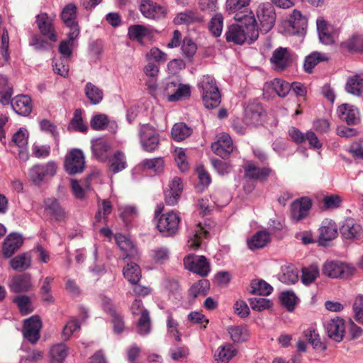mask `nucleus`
<instances>
[{
  "label": "nucleus",
  "instance_id": "c03bdc74",
  "mask_svg": "<svg viewBox=\"0 0 363 363\" xmlns=\"http://www.w3.org/2000/svg\"><path fill=\"white\" fill-rule=\"evenodd\" d=\"M192 130L184 123H175L172 128V136L174 140L182 141L191 135Z\"/></svg>",
  "mask_w": 363,
  "mask_h": 363
},
{
  "label": "nucleus",
  "instance_id": "de8ad7c7",
  "mask_svg": "<svg viewBox=\"0 0 363 363\" xmlns=\"http://www.w3.org/2000/svg\"><path fill=\"white\" fill-rule=\"evenodd\" d=\"M228 332L231 340L234 342H240L246 341L249 333L247 328L242 325H233L228 328Z\"/></svg>",
  "mask_w": 363,
  "mask_h": 363
},
{
  "label": "nucleus",
  "instance_id": "cd10ccee",
  "mask_svg": "<svg viewBox=\"0 0 363 363\" xmlns=\"http://www.w3.org/2000/svg\"><path fill=\"white\" fill-rule=\"evenodd\" d=\"M341 233L346 239H360L363 236V229L352 219L347 220L342 226Z\"/></svg>",
  "mask_w": 363,
  "mask_h": 363
},
{
  "label": "nucleus",
  "instance_id": "2eb2a0df",
  "mask_svg": "<svg viewBox=\"0 0 363 363\" xmlns=\"http://www.w3.org/2000/svg\"><path fill=\"white\" fill-rule=\"evenodd\" d=\"M245 177L252 180L266 181L272 172L268 167H259L252 162H247L244 166Z\"/></svg>",
  "mask_w": 363,
  "mask_h": 363
},
{
  "label": "nucleus",
  "instance_id": "69168bd1",
  "mask_svg": "<svg viewBox=\"0 0 363 363\" xmlns=\"http://www.w3.org/2000/svg\"><path fill=\"white\" fill-rule=\"evenodd\" d=\"M108 123V119L105 114H96L90 121L91 127L96 130H104Z\"/></svg>",
  "mask_w": 363,
  "mask_h": 363
},
{
  "label": "nucleus",
  "instance_id": "ea45409f",
  "mask_svg": "<svg viewBox=\"0 0 363 363\" xmlns=\"http://www.w3.org/2000/svg\"><path fill=\"white\" fill-rule=\"evenodd\" d=\"M79 33V30L74 29L73 31H69L68 34L69 38L65 40H62L59 45V51L63 56L62 58L67 60L69 57L72 53V45L73 40L77 38Z\"/></svg>",
  "mask_w": 363,
  "mask_h": 363
},
{
  "label": "nucleus",
  "instance_id": "393cba45",
  "mask_svg": "<svg viewBox=\"0 0 363 363\" xmlns=\"http://www.w3.org/2000/svg\"><path fill=\"white\" fill-rule=\"evenodd\" d=\"M326 330L329 337L336 342H340L345 331L343 320L340 318L330 320L326 325Z\"/></svg>",
  "mask_w": 363,
  "mask_h": 363
},
{
  "label": "nucleus",
  "instance_id": "864d4df0",
  "mask_svg": "<svg viewBox=\"0 0 363 363\" xmlns=\"http://www.w3.org/2000/svg\"><path fill=\"white\" fill-rule=\"evenodd\" d=\"M166 314H167V332L170 335L174 336L175 337V340L177 342L181 341L182 334L179 331V329H178L179 323H178L177 320H176L174 318L173 314H172V311H166Z\"/></svg>",
  "mask_w": 363,
  "mask_h": 363
},
{
  "label": "nucleus",
  "instance_id": "9d476101",
  "mask_svg": "<svg viewBox=\"0 0 363 363\" xmlns=\"http://www.w3.org/2000/svg\"><path fill=\"white\" fill-rule=\"evenodd\" d=\"M140 11L145 18L153 20L164 18L167 15L166 7L150 0H141Z\"/></svg>",
  "mask_w": 363,
  "mask_h": 363
},
{
  "label": "nucleus",
  "instance_id": "9b49d317",
  "mask_svg": "<svg viewBox=\"0 0 363 363\" xmlns=\"http://www.w3.org/2000/svg\"><path fill=\"white\" fill-rule=\"evenodd\" d=\"M322 271L328 277L339 278L350 274L352 268L339 261H328L323 264Z\"/></svg>",
  "mask_w": 363,
  "mask_h": 363
},
{
  "label": "nucleus",
  "instance_id": "5fc2aeb1",
  "mask_svg": "<svg viewBox=\"0 0 363 363\" xmlns=\"http://www.w3.org/2000/svg\"><path fill=\"white\" fill-rule=\"evenodd\" d=\"M223 17L220 13H216L209 23V30L215 37H219L223 30Z\"/></svg>",
  "mask_w": 363,
  "mask_h": 363
},
{
  "label": "nucleus",
  "instance_id": "79ce46f5",
  "mask_svg": "<svg viewBox=\"0 0 363 363\" xmlns=\"http://www.w3.org/2000/svg\"><path fill=\"white\" fill-rule=\"evenodd\" d=\"M123 275L125 279L132 284L138 283L141 278V270L140 267L135 263H128L123 267Z\"/></svg>",
  "mask_w": 363,
  "mask_h": 363
},
{
  "label": "nucleus",
  "instance_id": "0eeeda50",
  "mask_svg": "<svg viewBox=\"0 0 363 363\" xmlns=\"http://www.w3.org/2000/svg\"><path fill=\"white\" fill-rule=\"evenodd\" d=\"M140 140L144 150L155 151L160 145L159 134L152 126L143 125L140 128Z\"/></svg>",
  "mask_w": 363,
  "mask_h": 363
},
{
  "label": "nucleus",
  "instance_id": "39448f33",
  "mask_svg": "<svg viewBox=\"0 0 363 363\" xmlns=\"http://www.w3.org/2000/svg\"><path fill=\"white\" fill-rule=\"evenodd\" d=\"M294 59L295 55L290 49L279 47L274 50L270 62L275 70L283 71L292 65Z\"/></svg>",
  "mask_w": 363,
  "mask_h": 363
},
{
  "label": "nucleus",
  "instance_id": "c85d7f7f",
  "mask_svg": "<svg viewBox=\"0 0 363 363\" xmlns=\"http://www.w3.org/2000/svg\"><path fill=\"white\" fill-rule=\"evenodd\" d=\"M115 239L116 244L123 252V259L134 257L137 255V249L130 239L122 234H116Z\"/></svg>",
  "mask_w": 363,
  "mask_h": 363
},
{
  "label": "nucleus",
  "instance_id": "09e8293b",
  "mask_svg": "<svg viewBox=\"0 0 363 363\" xmlns=\"http://www.w3.org/2000/svg\"><path fill=\"white\" fill-rule=\"evenodd\" d=\"M10 264L12 269L14 270H26L31 265V257L28 254H21L13 257L10 261Z\"/></svg>",
  "mask_w": 363,
  "mask_h": 363
},
{
  "label": "nucleus",
  "instance_id": "c756f323",
  "mask_svg": "<svg viewBox=\"0 0 363 363\" xmlns=\"http://www.w3.org/2000/svg\"><path fill=\"white\" fill-rule=\"evenodd\" d=\"M237 352V350L232 344L225 343L218 347L214 354V359L217 363H228Z\"/></svg>",
  "mask_w": 363,
  "mask_h": 363
},
{
  "label": "nucleus",
  "instance_id": "4468645a",
  "mask_svg": "<svg viewBox=\"0 0 363 363\" xmlns=\"http://www.w3.org/2000/svg\"><path fill=\"white\" fill-rule=\"evenodd\" d=\"M312 206L311 199L302 197L294 201L291 205V216L293 220L298 222L305 218Z\"/></svg>",
  "mask_w": 363,
  "mask_h": 363
},
{
  "label": "nucleus",
  "instance_id": "f704fd0d",
  "mask_svg": "<svg viewBox=\"0 0 363 363\" xmlns=\"http://www.w3.org/2000/svg\"><path fill=\"white\" fill-rule=\"evenodd\" d=\"M44 203L45 210L48 214L52 216L57 221L65 219V212L56 199H47Z\"/></svg>",
  "mask_w": 363,
  "mask_h": 363
},
{
  "label": "nucleus",
  "instance_id": "4d7b16f0",
  "mask_svg": "<svg viewBox=\"0 0 363 363\" xmlns=\"http://www.w3.org/2000/svg\"><path fill=\"white\" fill-rule=\"evenodd\" d=\"M280 281L286 284H294L298 280L297 269L294 267H286L283 274L280 276Z\"/></svg>",
  "mask_w": 363,
  "mask_h": 363
},
{
  "label": "nucleus",
  "instance_id": "4c0bfd02",
  "mask_svg": "<svg viewBox=\"0 0 363 363\" xmlns=\"http://www.w3.org/2000/svg\"><path fill=\"white\" fill-rule=\"evenodd\" d=\"M328 56L322 52H313L309 55L306 57L303 68L308 73H311L313 69L320 62L328 61Z\"/></svg>",
  "mask_w": 363,
  "mask_h": 363
},
{
  "label": "nucleus",
  "instance_id": "bb28decb",
  "mask_svg": "<svg viewBox=\"0 0 363 363\" xmlns=\"http://www.w3.org/2000/svg\"><path fill=\"white\" fill-rule=\"evenodd\" d=\"M22 244L23 238L21 235L14 233L9 234L3 242L4 255L7 257H10L20 248Z\"/></svg>",
  "mask_w": 363,
  "mask_h": 363
},
{
  "label": "nucleus",
  "instance_id": "37998d69",
  "mask_svg": "<svg viewBox=\"0 0 363 363\" xmlns=\"http://www.w3.org/2000/svg\"><path fill=\"white\" fill-rule=\"evenodd\" d=\"M150 33L149 29L143 25H133L128 29V35L130 40L142 43L143 38Z\"/></svg>",
  "mask_w": 363,
  "mask_h": 363
},
{
  "label": "nucleus",
  "instance_id": "a19ab883",
  "mask_svg": "<svg viewBox=\"0 0 363 363\" xmlns=\"http://www.w3.org/2000/svg\"><path fill=\"white\" fill-rule=\"evenodd\" d=\"M112 210L113 206L111 202L106 199L103 200L98 206V210L94 217L95 221L106 224L108 223V216L111 213Z\"/></svg>",
  "mask_w": 363,
  "mask_h": 363
},
{
  "label": "nucleus",
  "instance_id": "7c9ffc66",
  "mask_svg": "<svg viewBox=\"0 0 363 363\" xmlns=\"http://www.w3.org/2000/svg\"><path fill=\"white\" fill-rule=\"evenodd\" d=\"M291 84L281 79H274V80L267 82L264 86V91H268L270 89L280 97H285L291 90Z\"/></svg>",
  "mask_w": 363,
  "mask_h": 363
},
{
  "label": "nucleus",
  "instance_id": "aec40b11",
  "mask_svg": "<svg viewBox=\"0 0 363 363\" xmlns=\"http://www.w3.org/2000/svg\"><path fill=\"white\" fill-rule=\"evenodd\" d=\"M337 113L340 119L348 125H356L360 121L359 110L353 105L342 104L338 107Z\"/></svg>",
  "mask_w": 363,
  "mask_h": 363
},
{
  "label": "nucleus",
  "instance_id": "20e7f679",
  "mask_svg": "<svg viewBox=\"0 0 363 363\" xmlns=\"http://www.w3.org/2000/svg\"><path fill=\"white\" fill-rule=\"evenodd\" d=\"M64 167L70 175L82 173L85 167V158L79 149H72L65 156Z\"/></svg>",
  "mask_w": 363,
  "mask_h": 363
},
{
  "label": "nucleus",
  "instance_id": "3c124183",
  "mask_svg": "<svg viewBox=\"0 0 363 363\" xmlns=\"http://www.w3.org/2000/svg\"><path fill=\"white\" fill-rule=\"evenodd\" d=\"M12 94L13 89L9 85L7 78L0 75V102L2 104H9Z\"/></svg>",
  "mask_w": 363,
  "mask_h": 363
},
{
  "label": "nucleus",
  "instance_id": "0e129e2a",
  "mask_svg": "<svg viewBox=\"0 0 363 363\" xmlns=\"http://www.w3.org/2000/svg\"><path fill=\"white\" fill-rule=\"evenodd\" d=\"M70 126L75 130L82 133H84L87 130V127L82 120L81 110L77 109L74 111V117L70 122Z\"/></svg>",
  "mask_w": 363,
  "mask_h": 363
},
{
  "label": "nucleus",
  "instance_id": "c9c22d12",
  "mask_svg": "<svg viewBox=\"0 0 363 363\" xmlns=\"http://www.w3.org/2000/svg\"><path fill=\"white\" fill-rule=\"evenodd\" d=\"M84 94L89 102L93 105L99 104L104 98L103 90L91 82H87L86 84L84 86Z\"/></svg>",
  "mask_w": 363,
  "mask_h": 363
},
{
  "label": "nucleus",
  "instance_id": "a211bd4d",
  "mask_svg": "<svg viewBox=\"0 0 363 363\" xmlns=\"http://www.w3.org/2000/svg\"><path fill=\"white\" fill-rule=\"evenodd\" d=\"M36 23L43 35L47 36L52 42L57 41V36L52 25V20L46 13L36 16Z\"/></svg>",
  "mask_w": 363,
  "mask_h": 363
},
{
  "label": "nucleus",
  "instance_id": "6e6d98bb",
  "mask_svg": "<svg viewBox=\"0 0 363 363\" xmlns=\"http://www.w3.org/2000/svg\"><path fill=\"white\" fill-rule=\"evenodd\" d=\"M191 94V89L189 85L183 84L180 83L178 80L175 91L174 92L173 96H172V99H170V101H177L181 100L182 99L189 97Z\"/></svg>",
  "mask_w": 363,
  "mask_h": 363
},
{
  "label": "nucleus",
  "instance_id": "774afa93",
  "mask_svg": "<svg viewBox=\"0 0 363 363\" xmlns=\"http://www.w3.org/2000/svg\"><path fill=\"white\" fill-rule=\"evenodd\" d=\"M250 304L254 311H262L271 306L272 302L264 298H252L250 299Z\"/></svg>",
  "mask_w": 363,
  "mask_h": 363
},
{
  "label": "nucleus",
  "instance_id": "680f3d73",
  "mask_svg": "<svg viewBox=\"0 0 363 363\" xmlns=\"http://www.w3.org/2000/svg\"><path fill=\"white\" fill-rule=\"evenodd\" d=\"M21 313L23 315H27L33 311V307L30 299L26 296H20L15 299Z\"/></svg>",
  "mask_w": 363,
  "mask_h": 363
},
{
  "label": "nucleus",
  "instance_id": "a878e982",
  "mask_svg": "<svg viewBox=\"0 0 363 363\" xmlns=\"http://www.w3.org/2000/svg\"><path fill=\"white\" fill-rule=\"evenodd\" d=\"M77 8L73 3L66 5L62 11L61 18L64 23L70 28V31L74 29L79 30L78 24L76 21Z\"/></svg>",
  "mask_w": 363,
  "mask_h": 363
},
{
  "label": "nucleus",
  "instance_id": "58836bf2",
  "mask_svg": "<svg viewBox=\"0 0 363 363\" xmlns=\"http://www.w3.org/2000/svg\"><path fill=\"white\" fill-rule=\"evenodd\" d=\"M68 354L67 347L65 344L53 345L50 350V363H64Z\"/></svg>",
  "mask_w": 363,
  "mask_h": 363
},
{
  "label": "nucleus",
  "instance_id": "dca6fc26",
  "mask_svg": "<svg viewBox=\"0 0 363 363\" xmlns=\"http://www.w3.org/2000/svg\"><path fill=\"white\" fill-rule=\"evenodd\" d=\"M213 151L220 157H227L233 150V141L228 134H222L218 140L211 145Z\"/></svg>",
  "mask_w": 363,
  "mask_h": 363
},
{
  "label": "nucleus",
  "instance_id": "2f4dec72",
  "mask_svg": "<svg viewBox=\"0 0 363 363\" xmlns=\"http://www.w3.org/2000/svg\"><path fill=\"white\" fill-rule=\"evenodd\" d=\"M31 287L30 275L23 274L15 276L10 284L11 290L15 293L28 291Z\"/></svg>",
  "mask_w": 363,
  "mask_h": 363
},
{
  "label": "nucleus",
  "instance_id": "8fccbe9b",
  "mask_svg": "<svg viewBox=\"0 0 363 363\" xmlns=\"http://www.w3.org/2000/svg\"><path fill=\"white\" fill-rule=\"evenodd\" d=\"M304 336L306 340L312 345L314 349L320 351L326 350V346L320 341L318 333L312 328H309L304 330Z\"/></svg>",
  "mask_w": 363,
  "mask_h": 363
},
{
  "label": "nucleus",
  "instance_id": "f257e3e1",
  "mask_svg": "<svg viewBox=\"0 0 363 363\" xmlns=\"http://www.w3.org/2000/svg\"><path fill=\"white\" fill-rule=\"evenodd\" d=\"M245 26L233 24L230 26L225 33V38L228 42H232L237 45H242L247 39L251 42L255 41L259 36V32L256 26V21L252 16L245 14Z\"/></svg>",
  "mask_w": 363,
  "mask_h": 363
},
{
  "label": "nucleus",
  "instance_id": "b1692460",
  "mask_svg": "<svg viewBox=\"0 0 363 363\" xmlns=\"http://www.w3.org/2000/svg\"><path fill=\"white\" fill-rule=\"evenodd\" d=\"M271 241V235L266 230H259L247 240L248 248L255 251L267 246Z\"/></svg>",
  "mask_w": 363,
  "mask_h": 363
},
{
  "label": "nucleus",
  "instance_id": "412c9836",
  "mask_svg": "<svg viewBox=\"0 0 363 363\" xmlns=\"http://www.w3.org/2000/svg\"><path fill=\"white\" fill-rule=\"evenodd\" d=\"M10 101L13 111L18 115L26 116L32 111V101L27 95H18Z\"/></svg>",
  "mask_w": 363,
  "mask_h": 363
},
{
  "label": "nucleus",
  "instance_id": "473e14b6",
  "mask_svg": "<svg viewBox=\"0 0 363 363\" xmlns=\"http://www.w3.org/2000/svg\"><path fill=\"white\" fill-rule=\"evenodd\" d=\"M319 239L323 241H330L337 235V228L335 222L330 220H325L319 229Z\"/></svg>",
  "mask_w": 363,
  "mask_h": 363
},
{
  "label": "nucleus",
  "instance_id": "423d86ee",
  "mask_svg": "<svg viewBox=\"0 0 363 363\" xmlns=\"http://www.w3.org/2000/svg\"><path fill=\"white\" fill-rule=\"evenodd\" d=\"M257 17L261 25V31L269 32L274 26L276 21L275 9L270 3H264L259 6Z\"/></svg>",
  "mask_w": 363,
  "mask_h": 363
},
{
  "label": "nucleus",
  "instance_id": "bf43d9fd",
  "mask_svg": "<svg viewBox=\"0 0 363 363\" xmlns=\"http://www.w3.org/2000/svg\"><path fill=\"white\" fill-rule=\"evenodd\" d=\"M319 270L317 266L311 265L302 269V281L305 284L312 283L318 276Z\"/></svg>",
  "mask_w": 363,
  "mask_h": 363
},
{
  "label": "nucleus",
  "instance_id": "ddd939ff",
  "mask_svg": "<svg viewBox=\"0 0 363 363\" xmlns=\"http://www.w3.org/2000/svg\"><path fill=\"white\" fill-rule=\"evenodd\" d=\"M264 111L260 104L250 102L245 108L244 121L246 124L257 125L263 121Z\"/></svg>",
  "mask_w": 363,
  "mask_h": 363
},
{
  "label": "nucleus",
  "instance_id": "49530a36",
  "mask_svg": "<svg viewBox=\"0 0 363 363\" xmlns=\"http://www.w3.org/2000/svg\"><path fill=\"white\" fill-rule=\"evenodd\" d=\"M273 290L271 285L264 280H253L250 284V292L252 294L268 296Z\"/></svg>",
  "mask_w": 363,
  "mask_h": 363
},
{
  "label": "nucleus",
  "instance_id": "603ef678",
  "mask_svg": "<svg viewBox=\"0 0 363 363\" xmlns=\"http://www.w3.org/2000/svg\"><path fill=\"white\" fill-rule=\"evenodd\" d=\"M202 19L196 16L192 11H186L179 13L174 18V23L177 25L189 24L194 22H200Z\"/></svg>",
  "mask_w": 363,
  "mask_h": 363
},
{
  "label": "nucleus",
  "instance_id": "338daca9",
  "mask_svg": "<svg viewBox=\"0 0 363 363\" xmlns=\"http://www.w3.org/2000/svg\"><path fill=\"white\" fill-rule=\"evenodd\" d=\"M296 298L295 294L291 291L282 292L280 297L281 304L289 311L294 310Z\"/></svg>",
  "mask_w": 363,
  "mask_h": 363
},
{
  "label": "nucleus",
  "instance_id": "1a4fd4ad",
  "mask_svg": "<svg viewBox=\"0 0 363 363\" xmlns=\"http://www.w3.org/2000/svg\"><path fill=\"white\" fill-rule=\"evenodd\" d=\"M186 269L201 277H206L210 272V264L204 256L189 255L184 259Z\"/></svg>",
  "mask_w": 363,
  "mask_h": 363
},
{
  "label": "nucleus",
  "instance_id": "f03ea898",
  "mask_svg": "<svg viewBox=\"0 0 363 363\" xmlns=\"http://www.w3.org/2000/svg\"><path fill=\"white\" fill-rule=\"evenodd\" d=\"M198 88L206 108H215L220 105L221 96L213 77L203 75L198 83Z\"/></svg>",
  "mask_w": 363,
  "mask_h": 363
},
{
  "label": "nucleus",
  "instance_id": "052dcab7",
  "mask_svg": "<svg viewBox=\"0 0 363 363\" xmlns=\"http://www.w3.org/2000/svg\"><path fill=\"white\" fill-rule=\"evenodd\" d=\"M143 165L146 169H152L155 173H160L163 169L164 161L161 157L145 159L143 161Z\"/></svg>",
  "mask_w": 363,
  "mask_h": 363
},
{
  "label": "nucleus",
  "instance_id": "6e6552de",
  "mask_svg": "<svg viewBox=\"0 0 363 363\" xmlns=\"http://www.w3.org/2000/svg\"><path fill=\"white\" fill-rule=\"evenodd\" d=\"M179 223V214L171 211L160 216L157 227L160 232L163 233L165 235H172L177 232Z\"/></svg>",
  "mask_w": 363,
  "mask_h": 363
},
{
  "label": "nucleus",
  "instance_id": "e2e57ef3",
  "mask_svg": "<svg viewBox=\"0 0 363 363\" xmlns=\"http://www.w3.org/2000/svg\"><path fill=\"white\" fill-rule=\"evenodd\" d=\"M345 47L350 52H363V37L353 36L345 43Z\"/></svg>",
  "mask_w": 363,
  "mask_h": 363
},
{
  "label": "nucleus",
  "instance_id": "f8f14e48",
  "mask_svg": "<svg viewBox=\"0 0 363 363\" xmlns=\"http://www.w3.org/2000/svg\"><path fill=\"white\" fill-rule=\"evenodd\" d=\"M41 321L38 315H33L24 321L23 333L29 342L34 344L40 338Z\"/></svg>",
  "mask_w": 363,
  "mask_h": 363
},
{
  "label": "nucleus",
  "instance_id": "4be33fe9",
  "mask_svg": "<svg viewBox=\"0 0 363 363\" xmlns=\"http://www.w3.org/2000/svg\"><path fill=\"white\" fill-rule=\"evenodd\" d=\"M317 30L320 42L325 45H331L335 43L337 33L333 32L332 27L323 18L316 21Z\"/></svg>",
  "mask_w": 363,
  "mask_h": 363
},
{
  "label": "nucleus",
  "instance_id": "13d9d810",
  "mask_svg": "<svg viewBox=\"0 0 363 363\" xmlns=\"http://www.w3.org/2000/svg\"><path fill=\"white\" fill-rule=\"evenodd\" d=\"M151 330V320L150 313H145L140 317L137 323V332L140 335H146Z\"/></svg>",
  "mask_w": 363,
  "mask_h": 363
},
{
  "label": "nucleus",
  "instance_id": "5701e85b",
  "mask_svg": "<svg viewBox=\"0 0 363 363\" xmlns=\"http://www.w3.org/2000/svg\"><path fill=\"white\" fill-rule=\"evenodd\" d=\"M106 162L108 163V170L113 174L123 171L128 166L125 155L120 150L108 156Z\"/></svg>",
  "mask_w": 363,
  "mask_h": 363
},
{
  "label": "nucleus",
  "instance_id": "a18cd8bd",
  "mask_svg": "<svg viewBox=\"0 0 363 363\" xmlns=\"http://www.w3.org/2000/svg\"><path fill=\"white\" fill-rule=\"evenodd\" d=\"M210 289V283L207 279H201L194 283L189 289V296L196 298L199 296H206Z\"/></svg>",
  "mask_w": 363,
  "mask_h": 363
},
{
  "label": "nucleus",
  "instance_id": "e433bc0d",
  "mask_svg": "<svg viewBox=\"0 0 363 363\" xmlns=\"http://www.w3.org/2000/svg\"><path fill=\"white\" fill-rule=\"evenodd\" d=\"M289 26L294 30V33H300L307 27V18L298 10H294L289 18Z\"/></svg>",
  "mask_w": 363,
  "mask_h": 363
},
{
  "label": "nucleus",
  "instance_id": "7ed1b4c3",
  "mask_svg": "<svg viewBox=\"0 0 363 363\" xmlns=\"http://www.w3.org/2000/svg\"><path fill=\"white\" fill-rule=\"evenodd\" d=\"M57 170V165L53 161L33 165L28 171V177L35 184L40 185L47 178L52 177Z\"/></svg>",
  "mask_w": 363,
  "mask_h": 363
},
{
  "label": "nucleus",
  "instance_id": "6ab92c4d",
  "mask_svg": "<svg viewBox=\"0 0 363 363\" xmlns=\"http://www.w3.org/2000/svg\"><path fill=\"white\" fill-rule=\"evenodd\" d=\"M111 148L110 142L104 138H95L91 140L92 155L99 161H106L108 157V152Z\"/></svg>",
  "mask_w": 363,
  "mask_h": 363
},
{
  "label": "nucleus",
  "instance_id": "72a5a7b5",
  "mask_svg": "<svg viewBox=\"0 0 363 363\" xmlns=\"http://www.w3.org/2000/svg\"><path fill=\"white\" fill-rule=\"evenodd\" d=\"M345 89L348 94L355 96H361L363 94V78L358 74L349 77Z\"/></svg>",
  "mask_w": 363,
  "mask_h": 363
},
{
  "label": "nucleus",
  "instance_id": "f3484780",
  "mask_svg": "<svg viewBox=\"0 0 363 363\" xmlns=\"http://www.w3.org/2000/svg\"><path fill=\"white\" fill-rule=\"evenodd\" d=\"M250 0H226L225 9L230 14H235V20L242 21L244 15L247 14V7Z\"/></svg>",
  "mask_w": 363,
  "mask_h": 363
}]
</instances>
